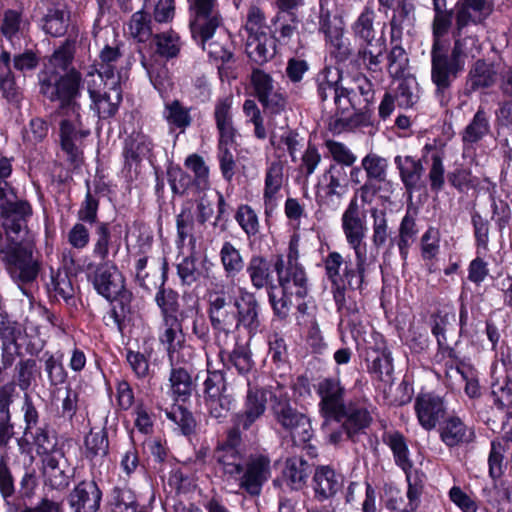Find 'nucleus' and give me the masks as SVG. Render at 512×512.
I'll return each instance as SVG.
<instances>
[{"label":"nucleus","mask_w":512,"mask_h":512,"mask_svg":"<svg viewBox=\"0 0 512 512\" xmlns=\"http://www.w3.org/2000/svg\"><path fill=\"white\" fill-rule=\"evenodd\" d=\"M361 167L365 172L366 181L383 184L385 187H392V182L387 179L389 162L385 157L377 153H368L362 158Z\"/></svg>","instance_id":"obj_33"},{"label":"nucleus","mask_w":512,"mask_h":512,"mask_svg":"<svg viewBox=\"0 0 512 512\" xmlns=\"http://www.w3.org/2000/svg\"><path fill=\"white\" fill-rule=\"evenodd\" d=\"M155 301L161 309L163 319L177 317L179 308L178 294L172 289L161 288L156 293Z\"/></svg>","instance_id":"obj_63"},{"label":"nucleus","mask_w":512,"mask_h":512,"mask_svg":"<svg viewBox=\"0 0 512 512\" xmlns=\"http://www.w3.org/2000/svg\"><path fill=\"white\" fill-rule=\"evenodd\" d=\"M111 246V231L109 224L100 222L95 229V238L93 244V254L95 257L106 260Z\"/></svg>","instance_id":"obj_59"},{"label":"nucleus","mask_w":512,"mask_h":512,"mask_svg":"<svg viewBox=\"0 0 512 512\" xmlns=\"http://www.w3.org/2000/svg\"><path fill=\"white\" fill-rule=\"evenodd\" d=\"M191 34L213 61L225 64L232 59L231 36L222 21L214 26H206L199 31H191Z\"/></svg>","instance_id":"obj_10"},{"label":"nucleus","mask_w":512,"mask_h":512,"mask_svg":"<svg viewBox=\"0 0 512 512\" xmlns=\"http://www.w3.org/2000/svg\"><path fill=\"white\" fill-rule=\"evenodd\" d=\"M418 91V84L414 78L408 77L400 80L395 94L398 106L412 107L418 101Z\"/></svg>","instance_id":"obj_52"},{"label":"nucleus","mask_w":512,"mask_h":512,"mask_svg":"<svg viewBox=\"0 0 512 512\" xmlns=\"http://www.w3.org/2000/svg\"><path fill=\"white\" fill-rule=\"evenodd\" d=\"M164 331L159 336L162 344L167 345V351L171 365L186 363L191 358V348L180 346L178 349L175 345L177 333L181 331V325L177 317H169L163 319Z\"/></svg>","instance_id":"obj_24"},{"label":"nucleus","mask_w":512,"mask_h":512,"mask_svg":"<svg viewBox=\"0 0 512 512\" xmlns=\"http://www.w3.org/2000/svg\"><path fill=\"white\" fill-rule=\"evenodd\" d=\"M319 26L320 31L325 34L327 40L336 48L337 57L341 60L347 59L351 52L343 40V31L339 19L335 16L331 17L328 10L321 8Z\"/></svg>","instance_id":"obj_29"},{"label":"nucleus","mask_w":512,"mask_h":512,"mask_svg":"<svg viewBox=\"0 0 512 512\" xmlns=\"http://www.w3.org/2000/svg\"><path fill=\"white\" fill-rule=\"evenodd\" d=\"M276 387L269 389L252 387L248 382V390L244 403V410L236 415V427L249 429L266 411L268 396Z\"/></svg>","instance_id":"obj_16"},{"label":"nucleus","mask_w":512,"mask_h":512,"mask_svg":"<svg viewBox=\"0 0 512 512\" xmlns=\"http://www.w3.org/2000/svg\"><path fill=\"white\" fill-rule=\"evenodd\" d=\"M60 102L61 109L66 116L60 123L61 146L67 154L68 160L78 166L83 159L81 141L90 134V129L82 122L80 106L75 99Z\"/></svg>","instance_id":"obj_8"},{"label":"nucleus","mask_w":512,"mask_h":512,"mask_svg":"<svg viewBox=\"0 0 512 512\" xmlns=\"http://www.w3.org/2000/svg\"><path fill=\"white\" fill-rule=\"evenodd\" d=\"M186 363L181 362L180 364L171 365V373L169 377L170 388L175 398L186 400L192 392V378L187 371Z\"/></svg>","instance_id":"obj_43"},{"label":"nucleus","mask_w":512,"mask_h":512,"mask_svg":"<svg viewBox=\"0 0 512 512\" xmlns=\"http://www.w3.org/2000/svg\"><path fill=\"white\" fill-rule=\"evenodd\" d=\"M483 495L487 502L498 512L512 511V490L507 483L494 482L491 487L483 489Z\"/></svg>","instance_id":"obj_45"},{"label":"nucleus","mask_w":512,"mask_h":512,"mask_svg":"<svg viewBox=\"0 0 512 512\" xmlns=\"http://www.w3.org/2000/svg\"><path fill=\"white\" fill-rule=\"evenodd\" d=\"M243 112L248 122L254 125V135L257 139L263 140L267 137V132L264 127V119L256 102L252 99H247L243 104Z\"/></svg>","instance_id":"obj_64"},{"label":"nucleus","mask_w":512,"mask_h":512,"mask_svg":"<svg viewBox=\"0 0 512 512\" xmlns=\"http://www.w3.org/2000/svg\"><path fill=\"white\" fill-rule=\"evenodd\" d=\"M153 143L150 138L140 132L132 133L125 140L124 157L127 163L138 162L147 157L152 151Z\"/></svg>","instance_id":"obj_38"},{"label":"nucleus","mask_w":512,"mask_h":512,"mask_svg":"<svg viewBox=\"0 0 512 512\" xmlns=\"http://www.w3.org/2000/svg\"><path fill=\"white\" fill-rule=\"evenodd\" d=\"M233 306L237 316V329L243 327L249 334L254 335L260 328V305L254 293L246 288H239Z\"/></svg>","instance_id":"obj_14"},{"label":"nucleus","mask_w":512,"mask_h":512,"mask_svg":"<svg viewBox=\"0 0 512 512\" xmlns=\"http://www.w3.org/2000/svg\"><path fill=\"white\" fill-rule=\"evenodd\" d=\"M341 421L346 437L356 441L357 437L370 426L372 417L364 405L349 402L345 406Z\"/></svg>","instance_id":"obj_23"},{"label":"nucleus","mask_w":512,"mask_h":512,"mask_svg":"<svg viewBox=\"0 0 512 512\" xmlns=\"http://www.w3.org/2000/svg\"><path fill=\"white\" fill-rule=\"evenodd\" d=\"M324 177L328 182L324 188L325 196L322 201L328 206H337L346 193V173L343 168L331 166Z\"/></svg>","instance_id":"obj_34"},{"label":"nucleus","mask_w":512,"mask_h":512,"mask_svg":"<svg viewBox=\"0 0 512 512\" xmlns=\"http://www.w3.org/2000/svg\"><path fill=\"white\" fill-rule=\"evenodd\" d=\"M69 12L63 4L49 8L43 19V30L54 37L64 35L68 28Z\"/></svg>","instance_id":"obj_42"},{"label":"nucleus","mask_w":512,"mask_h":512,"mask_svg":"<svg viewBox=\"0 0 512 512\" xmlns=\"http://www.w3.org/2000/svg\"><path fill=\"white\" fill-rule=\"evenodd\" d=\"M435 17L433 20V36L434 42L438 40L440 42V37L444 36L451 25L452 17L450 13L444 11L446 6L445 0H433Z\"/></svg>","instance_id":"obj_62"},{"label":"nucleus","mask_w":512,"mask_h":512,"mask_svg":"<svg viewBox=\"0 0 512 512\" xmlns=\"http://www.w3.org/2000/svg\"><path fill=\"white\" fill-rule=\"evenodd\" d=\"M488 131L489 122L487 116L482 109H479L465 128L462 139L465 143H475L481 140Z\"/></svg>","instance_id":"obj_51"},{"label":"nucleus","mask_w":512,"mask_h":512,"mask_svg":"<svg viewBox=\"0 0 512 512\" xmlns=\"http://www.w3.org/2000/svg\"><path fill=\"white\" fill-rule=\"evenodd\" d=\"M51 285L56 296L61 297L68 305L75 306V289L71 278L66 272H57L52 275Z\"/></svg>","instance_id":"obj_54"},{"label":"nucleus","mask_w":512,"mask_h":512,"mask_svg":"<svg viewBox=\"0 0 512 512\" xmlns=\"http://www.w3.org/2000/svg\"><path fill=\"white\" fill-rule=\"evenodd\" d=\"M351 93L358 95L359 112L367 110L374 100V88L372 82L363 74L354 77L353 86L349 88Z\"/></svg>","instance_id":"obj_53"},{"label":"nucleus","mask_w":512,"mask_h":512,"mask_svg":"<svg viewBox=\"0 0 512 512\" xmlns=\"http://www.w3.org/2000/svg\"><path fill=\"white\" fill-rule=\"evenodd\" d=\"M156 52L164 58L176 57L181 49L180 37L174 31H167L154 35Z\"/></svg>","instance_id":"obj_49"},{"label":"nucleus","mask_w":512,"mask_h":512,"mask_svg":"<svg viewBox=\"0 0 512 512\" xmlns=\"http://www.w3.org/2000/svg\"><path fill=\"white\" fill-rule=\"evenodd\" d=\"M302 139L299 134L291 129H285L281 133L272 132L270 136V143L276 150V157L287 151L293 162L296 161V154L302 146Z\"/></svg>","instance_id":"obj_44"},{"label":"nucleus","mask_w":512,"mask_h":512,"mask_svg":"<svg viewBox=\"0 0 512 512\" xmlns=\"http://www.w3.org/2000/svg\"><path fill=\"white\" fill-rule=\"evenodd\" d=\"M394 163L406 191L412 193L420 190L423 186L422 177L424 172L421 160L410 155H397L394 158Z\"/></svg>","instance_id":"obj_25"},{"label":"nucleus","mask_w":512,"mask_h":512,"mask_svg":"<svg viewBox=\"0 0 512 512\" xmlns=\"http://www.w3.org/2000/svg\"><path fill=\"white\" fill-rule=\"evenodd\" d=\"M251 284L256 289L267 287L272 282L270 262L262 255H253L246 267Z\"/></svg>","instance_id":"obj_37"},{"label":"nucleus","mask_w":512,"mask_h":512,"mask_svg":"<svg viewBox=\"0 0 512 512\" xmlns=\"http://www.w3.org/2000/svg\"><path fill=\"white\" fill-rule=\"evenodd\" d=\"M374 18V11L370 7H365L353 25L355 35L364 42L374 41L375 39Z\"/></svg>","instance_id":"obj_58"},{"label":"nucleus","mask_w":512,"mask_h":512,"mask_svg":"<svg viewBox=\"0 0 512 512\" xmlns=\"http://www.w3.org/2000/svg\"><path fill=\"white\" fill-rule=\"evenodd\" d=\"M431 163L428 168V180L430 189L434 193L440 192L445 184V168L443 157L439 152H433L430 157Z\"/></svg>","instance_id":"obj_57"},{"label":"nucleus","mask_w":512,"mask_h":512,"mask_svg":"<svg viewBox=\"0 0 512 512\" xmlns=\"http://www.w3.org/2000/svg\"><path fill=\"white\" fill-rule=\"evenodd\" d=\"M27 21L23 18L20 11L14 9H6L2 13L0 32L12 44L16 39L23 35Z\"/></svg>","instance_id":"obj_40"},{"label":"nucleus","mask_w":512,"mask_h":512,"mask_svg":"<svg viewBox=\"0 0 512 512\" xmlns=\"http://www.w3.org/2000/svg\"><path fill=\"white\" fill-rule=\"evenodd\" d=\"M366 361L368 362V372L377 380L387 384L392 383L393 359L391 352L385 346L368 348Z\"/></svg>","instance_id":"obj_27"},{"label":"nucleus","mask_w":512,"mask_h":512,"mask_svg":"<svg viewBox=\"0 0 512 512\" xmlns=\"http://www.w3.org/2000/svg\"><path fill=\"white\" fill-rule=\"evenodd\" d=\"M342 476L329 466L316 468L313 477V488L315 495L320 500L334 496L342 487Z\"/></svg>","instance_id":"obj_30"},{"label":"nucleus","mask_w":512,"mask_h":512,"mask_svg":"<svg viewBox=\"0 0 512 512\" xmlns=\"http://www.w3.org/2000/svg\"><path fill=\"white\" fill-rule=\"evenodd\" d=\"M235 219L248 237L258 234L260 228L259 219L256 212L249 205L239 206Z\"/></svg>","instance_id":"obj_61"},{"label":"nucleus","mask_w":512,"mask_h":512,"mask_svg":"<svg viewBox=\"0 0 512 512\" xmlns=\"http://www.w3.org/2000/svg\"><path fill=\"white\" fill-rule=\"evenodd\" d=\"M250 82L258 101L275 90V83L272 76L259 68L252 70Z\"/></svg>","instance_id":"obj_60"},{"label":"nucleus","mask_w":512,"mask_h":512,"mask_svg":"<svg viewBox=\"0 0 512 512\" xmlns=\"http://www.w3.org/2000/svg\"><path fill=\"white\" fill-rule=\"evenodd\" d=\"M341 227L349 247L354 251V255L363 262L367 256L366 243V223L360 216V206L356 198H352L342 214Z\"/></svg>","instance_id":"obj_12"},{"label":"nucleus","mask_w":512,"mask_h":512,"mask_svg":"<svg viewBox=\"0 0 512 512\" xmlns=\"http://www.w3.org/2000/svg\"><path fill=\"white\" fill-rule=\"evenodd\" d=\"M219 258L227 277H236L245 267L244 257L240 249L230 241L222 243Z\"/></svg>","instance_id":"obj_35"},{"label":"nucleus","mask_w":512,"mask_h":512,"mask_svg":"<svg viewBox=\"0 0 512 512\" xmlns=\"http://www.w3.org/2000/svg\"><path fill=\"white\" fill-rule=\"evenodd\" d=\"M272 24L274 29L272 30V39H275V44L288 46L291 44L293 38L297 36V20L294 14H283L278 13L273 18Z\"/></svg>","instance_id":"obj_39"},{"label":"nucleus","mask_w":512,"mask_h":512,"mask_svg":"<svg viewBox=\"0 0 512 512\" xmlns=\"http://www.w3.org/2000/svg\"><path fill=\"white\" fill-rule=\"evenodd\" d=\"M245 49L248 57L253 62L262 65L275 55V39H272L267 33L247 36Z\"/></svg>","instance_id":"obj_31"},{"label":"nucleus","mask_w":512,"mask_h":512,"mask_svg":"<svg viewBox=\"0 0 512 512\" xmlns=\"http://www.w3.org/2000/svg\"><path fill=\"white\" fill-rule=\"evenodd\" d=\"M317 392L320 396L319 409L324 418L323 426L330 422L340 423L343 418L345 406V388L337 378H325L318 384Z\"/></svg>","instance_id":"obj_11"},{"label":"nucleus","mask_w":512,"mask_h":512,"mask_svg":"<svg viewBox=\"0 0 512 512\" xmlns=\"http://www.w3.org/2000/svg\"><path fill=\"white\" fill-rule=\"evenodd\" d=\"M234 402L233 397L228 394H222L218 397H205V405L209 415L218 421H222L228 416Z\"/></svg>","instance_id":"obj_55"},{"label":"nucleus","mask_w":512,"mask_h":512,"mask_svg":"<svg viewBox=\"0 0 512 512\" xmlns=\"http://www.w3.org/2000/svg\"><path fill=\"white\" fill-rule=\"evenodd\" d=\"M340 74L336 69L325 68L317 75L318 95L323 102L337 99Z\"/></svg>","instance_id":"obj_47"},{"label":"nucleus","mask_w":512,"mask_h":512,"mask_svg":"<svg viewBox=\"0 0 512 512\" xmlns=\"http://www.w3.org/2000/svg\"><path fill=\"white\" fill-rule=\"evenodd\" d=\"M370 215L373 220L372 242L375 247L379 248L386 243L389 237L387 215L384 210L376 207L371 208Z\"/></svg>","instance_id":"obj_56"},{"label":"nucleus","mask_w":512,"mask_h":512,"mask_svg":"<svg viewBox=\"0 0 512 512\" xmlns=\"http://www.w3.org/2000/svg\"><path fill=\"white\" fill-rule=\"evenodd\" d=\"M310 473V466L306 460L301 457H291L286 460L283 475L291 489H301Z\"/></svg>","instance_id":"obj_41"},{"label":"nucleus","mask_w":512,"mask_h":512,"mask_svg":"<svg viewBox=\"0 0 512 512\" xmlns=\"http://www.w3.org/2000/svg\"><path fill=\"white\" fill-rule=\"evenodd\" d=\"M87 89L91 99V109L95 111L99 118L108 119L113 117L122 102V90L120 84L108 82L104 85V91L96 89L95 79H86Z\"/></svg>","instance_id":"obj_13"},{"label":"nucleus","mask_w":512,"mask_h":512,"mask_svg":"<svg viewBox=\"0 0 512 512\" xmlns=\"http://www.w3.org/2000/svg\"><path fill=\"white\" fill-rule=\"evenodd\" d=\"M44 476L48 484L55 489L69 484V466L62 451H55L43 457Z\"/></svg>","instance_id":"obj_26"},{"label":"nucleus","mask_w":512,"mask_h":512,"mask_svg":"<svg viewBox=\"0 0 512 512\" xmlns=\"http://www.w3.org/2000/svg\"><path fill=\"white\" fill-rule=\"evenodd\" d=\"M278 286L270 285L268 290L269 303L274 315L286 319L289 315L291 297L304 298L309 291L308 277L303 266H287L283 256H278L274 263Z\"/></svg>","instance_id":"obj_4"},{"label":"nucleus","mask_w":512,"mask_h":512,"mask_svg":"<svg viewBox=\"0 0 512 512\" xmlns=\"http://www.w3.org/2000/svg\"><path fill=\"white\" fill-rule=\"evenodd\" d=\"M212 462L215 474L227 485L237 486L250 496H259L265 483L271 478V460L257 453L246 458L241 432L238 428L227 431L226 437L218 441Z\"/></svg>","instance_id":"obj_1"},{"label":"nucleus","mask_w":512,"mask_h":512,"mask_svg":"<svg viewBox=\"0 0 512 512\" xmlns=\"http://www.w3.org/2000/svg\"><path fill=\"white\" fill-rule=\"evenodd\" d=\"M0 260L18 285L32 283L38 277L40 261L35 257L33 245L29 241H4L0 233Z\"/></svg>","instance_id":"obj_6"},{"label":"nucleus","mask_w":512,"mask_h":512,"mask_svg":"<svg viewBox=\"0 0 512 512\" xmlns=\"http://www.w3.org/2000/svg\"><path fill=\"white\" fill-rule=\"evenodd\" d=\"M122 44L105 45L99 53L98 68L92 69L86 75L87 78L95 79L97 77L104 85L108 82L120 84L119 63L122 58Z\"/></svg>","instance_id":"obj_19"},{"label":"nucleus","mask_w":512,"mask_h":512,"mask_svg":"<svg viewBox=\"0 0 512 512\" xmlns=\"http://www.w3.org/2000/svg\"><path fill=\"white\" fill-rule=\"evenodd\" d=\"M414 410L418 423L426 431L435 429L446 415L444 400L432 393L419 394L414 401Z\"/></svg>","instance_id":"obj_17"},{"label":"nucleus","mask_w":512,"mask_h":512,"mask_svg":"<svg viewBox=\"0 0 512 512\" xmlns=\"http://www.w3.org/2000/svg\"><path fill=\"white\" fill-rule=\"evenodd\" d=\"M440 439L448 447H455L472 440V430L458 416H449L440 425Z\"/></svg>","instance_id":"obj_28"},{"label":"nucleus","mask_w":512,"mask_h":512,"mask_svg":"<svg viewBox=\"0 0 512 512\" xmlns=\"http://www.w3.org/2000/svg\"><path fill=\"white\" fill-rule=\"evenodd\" d=\"M190 10V30H200L222 21L217 0H188Z\"/></svg>","instance_id":"obj_22"},{"label":"nucleus","mask_w":512,"mask_h":512,"mask_svg":"<svg viewBox=\"0 0 512 512\" xmlns=\"http://www.w3.org/2000/svg\"><path fill=\"white\" fill-rule=\"evenodd\" d=\"M209 318L212 327L226 336L237 329V316L234 306L220 294L210 298Z\"/></svg>","instance_id":"obj_20"},{"label":"nucleus","mask_w":512,"mask_h":512,"mask_svg":"<svg viewBox=\"0 0 512 512\" xmlns=\"http://www.w3.org/2000/svg\"><path fill=\"white\" fill-rule=\"evenodd\" d=\"M383 442L392 450L395 463L407 472L412 463L409 459V449L406 439L399 431H386L383 434Z\"/></svg>","instance_id":"obj_36"},{"label":"nucleus","mask_w":512,"mask_h":512,"mask_svg":"<svg viewBox=\"0 0 512 512\" xmlns=\"http://www.w3.org/2000/svg\"><path fill=\"white\" fill-rule=\"evenodd\" d=\"M85 457L91 463L93 468L101 467L109 452V441L107 433L102 429L98 431L91 430L85 437Z\"/></svg>","instance_id":"obj_32"},{"label":"nucleus","mask_w":512,"mask_h":512,"mask_svg":"<svg viewBox=\"0 0 512 512\" xmlns=\"http://www.w3.org/2000/svg\"><path fill=\"white\" fill-rule=\"evenodd\" d=\"M284 167L285 162L279 154L275 160L267 164L265 169L263 204L267 216L273 213L281 197L280 191L285 181Z\"/></svg>","instance_id":"obj_18"},{"label":"nucleus","mask_w":512,"mask_h":512,"mask_svg":"<svg viewBox=\"0 0 512 512\" xmlns=\"http://www.w3.org/2000/svg\"><path fill=\"white\" fill-rule=\"evenodd\" d=\"M270 402L277 423L289 431L295 443L305 444L312 438L313 430L309 419L291 406L284 386L277 384L276 389L270 393Z\"/></svg>","instance_id":"obj_7"},{"label":"nucleus","mask_w":512,"mask_h":512,"mask_svg":"<svg viewBox=\"0 0 512 512\" xmlns=\"http://www.w3.org/2000/svg\"><path fill=\"white\" fill-rule=\"evenodd\" d=\"M325 274L332 285L347 282L348 288L361 291L363 289L367 270V256L360 262L355 257V266L344 259L340 252L332 251L324 259Z\"/></svg>","instance_id":"obj_9"},{"label":"nucleus","mask_w":512,"mask_h":512,"mask_svg":"<svg viewBox=\"0 0 512 512\" xmlns=\"http://www.w3.org/2000/svg\"><path fill=\"white\" fill-rule=\"evenodd\" d=\"M365 43V47L361 48L358 52V61H361L367 69L377 71L380 67L385 45L380 40Z\"/></svg>","instance_id":"obj_50"},{"label":"nucleus","mask_w":512,"mask_h":512,"mask_svg":"<svg viewBox=\"0 0 512 512\" xmlns=\"http://www.w3.org/2000/svg\"><path fill=\"white\" fill-rule=\"evenodd\" d=\"M451 54L447 55L436 40L431 50V80L435 85V97L441 106H446L452 98L451 84L464 70L468 57L475 58L480 47L475 37L461 38L456 34Z\"/></svg>","instance_id":"obj_2"},{"label":"nucleus","mask_w":512,"mask_h":512,"mask_svg":"<svg viewBox=\"0 0 512 512\" xmlns=\"http://www.w3.org/2000/svg\"><path fill=\"white\" fill-rule=\"evenodd\" d=\"M74 53V43L66 40L39 74L40 92L50 101H70L79 95L81 74L75 69L67 71Z\"/></svg>","instance_id":"obj_3"},{"label":"nucleus","mask_w":512,"mask_h":512,"mask_svg":"<svg viewBox=\"0 0 512 512\" xmlns=\"http://www.w3.org/2000/svg\"><path fill=\"white\" fill-rule=\"evenodd\" d=\"M102 493L94 481L80 482L69 495V504L74 512H97Z\"/></svg>","instance_id":"obj_21"},{"label":"nucleus","mask_w":512,"mask_h":512,"mask_svg":"<svg viewBox=\"0 0 512 512\" xmlns=\"http://www.w3.org/2000/svg\"><path fill=\"white\" fill-rule=\"evenodd\" d=\"M127 30L129 35L138 42L148 41L153 35L150 14L144 9L133 13L127 24Z\"/></svg>","instance_id":"obj_46"},{"label":"nucleus","mask_w":512,"mask_h":512,"mask_svg":"<svg viewBox=\"0 0 512 512\" xmlns=\"http://www.w3.org/2000/svg\"><path fill=\"white\" fill-rule=\"evenodd\" d=\"M32 215L31 205L27 201H13L1 212L2 226L5 230L4 241L22 240L27 233V221Z\"/></svg>","instance_id":"obj_15"},{"label":"nucleus","mask_w":512,"mask_h":512,"mask_svg":"<svg viewBox=\"0 0 512 512\" xmlns=\"http://www.w3.org/2000/svg\"><path fill=\"white\" fill-rule=\"evenodd\" d=\"M162 114L170 127L178 128L181 131L190 126L192 121L189 109L184 107L178 100L166 102Z\"/></svg>","instance_id":"obj_48"},{"label":"nucleus","mask_w":512,"mask_h":512,"mask_svg":"<svg viewBox=\"0 0 512 512\" xmlns=\"http://www.w3.org/2000/svg\"><path fill=\"white\" fill-rule=\"evenodd\" d=\"M92 284L98 294L117 303L113 305L109 318L121 329V323L130 311L132 300V293L126 289L122 273L115 265L102 263L94 271Z\"/></svg>","instance_id":"obj_5"}]
</instances>
